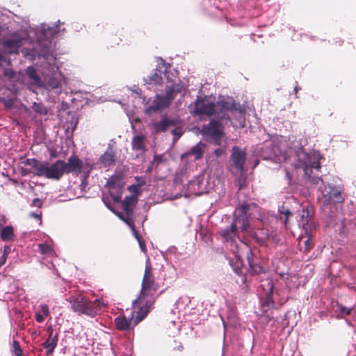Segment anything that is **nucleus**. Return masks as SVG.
<instances>
[{
	"label": "nucleus",
	"mask_w": 356,
	"mask_h": 356,
	"mask_svg": "<svg viewBox=\"0 0 356 356\" xmlns=\"http://www.w3.org/2000/svg\"><path fill=\"white\" fill-rule=\"evenodd\" d=\"M289 153H282L281 149L285 147V143H280L278 147L273 149V152L268 155L261 153L265 159L275 158L277 162L283 161L285 163L286 177L289 180L292 179L294 170L296 173H303L304 177L311 184L318 185V189L325 198V201L332 200L334 202H343L341 191L333 188L330 184L325 185L323 180L318 177L320 165V155L318 153L306 152L302 148L300 143L297 141L294 136L289 138Z\"/></svg>",
	"instance_id": "nucleus-1"
},
{
	"label": "nucleus",
	"mask_w": 356,
	"mask_h": 356,
	"mask_svg": "<svg viewBox=\"0 0 356 356\" xmlns=\"http://www.w3.org/2000/svg\"><path fill=\"white\" fill-rule=\"evenodd\" d=\"M58 33L57 25L50 26L46 24H40L35 31L37 46L31 49H22V52L25 58L30 60H34L38 56L42 57L47 60V65L42 72V87L59 93L65 84V76L59 70L56 58L51 54L52 44L50 40Z\"/></svg>",
	"instance_id": "nucleus-2"
},
{
	"label": "nucleus",
	"mask_w": 356,
	"mask_h": 356,
	"mask_svg": "<svg viewBox=\"0 0 356 356\" xmlns=\"http://www.w3.org/2000/svg\"><path fill=\"white\" fill-rule=\"evenodd\" d=\"M144 81L149 85H166L165 94L156 95L152 105L148 106L149 99H147L145 97L143 98L145 113L147 114L168 107L177 93L181 92L184 88V86L177 78V71L172 66L167 65L161 58L157 60L156 68L154 72L145 78Z\"/></svg>",
	"instance_id": "nucleus-3"
},
{
	"label": "nucleus",
	"mask_w": 356,
	"mask_h": 356,
	"mask_svg": "<svg viewBox=\"0 0 356 356\" xmlns=\"http://www.w3.org/2000/svg\"><path fill=\"white\" fill-rule=\"evenodd\" d=\"M245 107L236 103L232 97H221L216 103L211 97H198L193 113L197 115H214L215 118L230 122L236 127L245 126Z\"/></svg>",
	"instance_id": "nucleus-4"
},
{
	"label": "nucleus",
	"mask_w": 356,
	"mask_h": 356,
	"mask_svg": "<svg viewBox=\"0 0 356 356\" xmlns=\"http://www.w3.org/2000/svg\"><path fill=\"white\" fill-rule=\"evenodd\" d=\"M251 205L244 204L238 209L239 213L234 219L229 227L221 231L222 237L227 241H230L231 250H233L235 257L241 260L243 254H245L250 268L255 273L261 271V268L254 264L252 250L245 243L241 242V246L235 243L234 238L237 236L238 230L249 232V224L248 222L247 212L249 211Z\"/></svg>",
	"instance_id": "nucleus-5"
},
{
	"label": "nucleus",
	"mask_w": 356,
	"mask_h": 356,
	"mask_svg": "<svg viewBox=\"0 0 356 356\" xmlns=\"http://www.w3.org/2000/svg\"><path fill=\"white\" fill-rule=\"evenodd\" d=\"M156 291V285L152 275L151 267L147 263L140 293L133 302V307L137 312L138 321L143 319L149 312L153 302L152 298Z\"/></svg>",
	"instance_id": "nucleus-6"
},
{
	"label": "nucleus",
	"mask_w": 356,
	"mask_h": 356,
	"mask_svg": "<svg viewBox=\"0 0 356 356\" xmlns=\"http://www.w3.org/2000/svg\"><path fill=\"white\" fill-rule=\"evenodd\" d=\"M26 164L32 168L31 172L38 176L48 179H59L66 172L65 162L58 160L51 165L41 163L35 159H27Z\"/></svg>",
	"instance_id": "nucleus-7"
},
{
	"label": "nucleus",
	"mask_w": 356,
	"mask_h": 356,
	"mask_svg": "<svg viewBox=\"0 0 356 356\" xmlns=\"http://www.w3.org/2000/svg\"><path fill=\"white\" fill-rule=\"evenodd\" d=\"M70 303L71 309L75 313L84 314L90 317H95L99 314L106 303L99 299L91 301L82 295H78L70 298Z\"/></svg>",
	"instance_id": "nucleus-8"
},
{
	"label": "nucleus",
	"mask_w": 356,
	"mask_h": 356,
	"mask_svg": "<svg viewBox=\"0 0 356 356\" xmlns=\"http://www.w3.org/2000/svg\"><path fill=\"white\" fill-rule=\"evenodd\" d=\"M65 173H83L85 176H88L92 165L87 161H83L75 156H72L68 159L67 163H65Z\"/></svg>",
	"instance_id": "nucleus-9"
},
{
	"label": "nucleus",
	"mask_w": 356,
	"mask_h": 356,
	"mask_svg": "<svg viewBox=\"0 0 356 356\" xmlns=\"http://www.w3.org/2000/svg\"><path fill=\"white\" fill-rule=\"evenodd\" d=\"M107 186L108 187V191L113 200L115 202H118L121 200L122 188L124 186V181L120 175L112 176L107 181Z\"/></svg>",
	"instance_id": "nucleus-10"
},
{
	"label": "nucleus",
	"mask_w": 356,
	"mask_h": 356,
	"mask_svg": "<svg viewBox=\"0 0 356 356\" xmlns=\"http://www.w3.org/2000/svg\"><path fill=\"white\" fill-rule=\"evenodd\" d=\"M116 152L114 143L111 142L108 143L105 152L99 158L97 165L99 168H106L113 166L115 163Z\"/></svg>",
	"instance_id": "nucleus-11"
},
{
	"label": "nucleus",
	"mask_w": 356,
	"mask_h": 356,
	"mask_svg": "<svg viewBox=\"0 0 356 356\" xmlns=\"http://www.w3.org/2000/svg\"><path fill=\"white\" fill-rule=\"evenodd\" d=\"M297 220L298 227L302 228V232L309 234L315 228V224L312 220V216L307 208H303L298 214Z\"/></svg>",
	"instance_id": "nucleus-12"
},
{
	"label": "nucleus",
	"mask_w": 356,
	"mask_h": 356,
	"mask_svg": "<svg viewBox=\"0 0 356 356\" xmlns=\"http://www.w3.org/2000/svg\"><path fill=\"white\" fill-rule=\"evenodd\" d=\"M179 120L177 119L163 117L159 122H154L149 124L152 134H157L160 132L166 131L172 127H175L178 124Z\"/></svg>",
	"instance_id": "nucleus-13"
},
{
	"label": "nucleus",
	"mask_w": 356,
	"mask_h": 356,
	"mask_svg": "<svg viewBox=\"0 0 356 356\" xmlns=\"http://www.w3.org/2000/svg\"><path fill=\"white\" fill-rule=\"evenodd\" d=\"M26 40L19 35L15 33L10 35V38L3 40L2 44L3 48L9 54H17L19 48L23 45Z\"/></svg>",
	"instance_id": "nucleus-14"
},
{
	"label": "nucleus",
	"mask_w": 356,
	"mask_h": 356,
	"mask_svg": "<svg viewBox=\"0 0 356 356\" xmlns=\"http://www.w3.org/2000/svg\"><path fill=\"white\" fill-rule=\"evenodd\" d=\"M261 288L266 296V300L261 304V308L264 312H267L274 305L271 297L273 289L272 280L269 279L264 280L261 284Z\"/></svg>",
	"instance_id": "nucleus-15"
},
{
	"label": "nucleus",
	"mask_w": 356,
	"mask_h": 356,
	"mask_svg": "<svg viewBox=\"0 0 356 356\" xmlns=\"http://www.w3.org/2000/svg\"><path fill=\"white\" fill-rule=\"evenodd\" d=\"M231 158L232 161V168L235 169L237 172H242L246 158L245 152L238 147H234L232 149Z\"/></svg>",
	"instance_id": "nucleus-16"
},
{
	"label": "nucleus",
	"mask_w": 356,
	"mask_h": 356,
	"mask_svg": "<svg viewBox=\"0 0 356 356\" xmlns=\"http://www.w3.org/2000/svg\"><path fill=\"white\" fill-rule=\"evenodd\" d=\"M137 202V195H131L130 196H127L125 197L124 200L122 201V207L124 211H125V215L118 213L117 216L120 218L122 217L124 220H127L128 222H133L131 220L132 215V208L131 207L134 205Z\"/></svg>",
	"instance_id": "nucleus-17"
},
{
	"label": "nucleus",
	"mask_w": 356,
	"mask_h": 356,
	"mask_svg": "<svg viewBox=\"0 0 356 356\" xmlns=\"http://www.w3.org/2000/svg\"><path fill=\"white\" fill-rule=\"evenodd\" d=\"M202 134L205 137L219 138L222 134L220 124L214 120H211L208 125H204L202 129Z\"/></svg>",
	"instance_id": "nucleus-18"
},
{
	"label": "nucleus",
	"mask_w": 356,
	"mask_h": 356,
	"mask_svg": "<svg viewBox=\"0 0 356 356\" xmlns=\"http://www.w3.org/2000/svg\"><path fill=\"white\" fill-rule=\"evenodd\" d=\"M298 245L300 247V250L303 251H309L314 245V243L312 240V232L309 234H305V232H302L300 238H299V243Z\"/></svg>",
	"instance_id": "nucleus-19"
},
{
	"label": "nucleus",
	"mask_w": 356,
	"mask_h": 356,
	"mask_svg": "<svg viewBox=\"0 0 356 356\" xmlns=\"http://www.w3.org/2000/svg\"><path fill=\"white\" fill-rule=\"evenodd\" d=\"M26 73L31 83L37 87H42L43 82L40 76L37 73L36 70L33 67H28L26 70Z\"/></svg>",
	"instance_id": "nucleus-20"
},
{
	"label": "nucleus",
	"mask_w": 356,
	"mask_h": 356,
	"mask_svg": "<svg viewBox=\"0 0 356 356\" xmlns=\"http://www.w3.org/2000/svg\"><path fill=\"white\" fill-rule=\"evenodd\" d=\"M133 321V315L131 317L127 318L124 316H118L115 319L117 328L120 330H127L131 328Z\"/></svg>",
	"instance_id": "nucleus-21"
},
{
	"label": "nucleus",
	"mask_w": 356,
	"mask_h": 356,
	"mask_svg": "<svg viewBox=\"0 0 356 356\" xmlns=\"http://www.w3.org/2000/svg\"><path fill=\"white\" fill-rule=\"evenodd\" d=\"M205 147L206 145L204 143L200 142L196 145L193 146L188 152L185 153L182 157L184 156H193L195 159L197 160L202 156Z\"/></svg>",
	"instance_id": "nucleus-22"
},
{
	"label": "nucleus",
	"mask_w": 356,
	"mask_h": 356,
	"mask_svg": "<svg viewBox=\"0 0 356 356\" xmlns=\"http://www.w3.org/2000/svg\"><path fill=\"white\" fill-rule=\"evenodd\" d=\"M58 343V336L56 334L52 337V331L49 334V337L44 342L43 346L46 349L47 355H50L53 353Z\"/></svg>",
	"instance_id": "nucleus-23"
},
{
	"label": "nucleus",
	"mask_w": 356,
	"mask_h": 356,
	"mask_svg": "<svg viewBox=\"0 0 356 356\" xmlns=\"http://www.w3.org/2000/svg\"><path fill=\"white\" fill-rule=\"evenodd\" d=\"M145 136L143 134L135 135L131 141L132 148L134 150L143 151L145 147Z\"/></svg>",
	"instance_id": "nucleus-24"
},
{
	"label": "nucleus",
	"mask_w": 356,
	"mask_h": 356,
	"mask_svg": "<svg viewBox=\"0 0 356 356\" xmlns=\"http://www.w3.org/2000/svg\"><path fill=\"white\" fill-rule=\"evenodd\" d=\"M120 219L122 220H123L124 222H126V224L131 227L134 236H135V238L137 239V241L138 242V244H139V246L140 248V250L143 252H145L146 251V248H145V243H144L142 237L135 230L134 222H128L127 220H124L122 217H120Z\"/></svg>",
	"instance_id": "nucleus-25"
},
{
	"label": "nucleus",
	"mask_w": 356,
	"mask_h": 356,
	"mask_svg": "<svg viewBox=\"0 0 356 356\" xmlns=\"http://www.w3.org/2000/svg\"><path fill=\"white\" fill-rule=\"evenodd\" d=\"M40 312L35 313V319L38 323L44 321V318L49 315V307L46 304L40 305Z\"/></svg>",
	"instance_id": "nucleus-26"
},
{
	"label": "nucleus",
	"mask_w": 356,
	"mask_h": 356,
	"mask_svg": "<svg viewBox=\"0 0 356 356\" xmlns=\"http://www.w3.org/2000/svg\"><path fill=\"white\" fill-rule=\"evenodd\" d=\"M14 236L13 227L11 226L4 227L1 231V238L4 241L13 240Z\"/></svg>",
	"instance_id": "nucleus-27"
},
{
	"label": "nucleus",
	"mask_w": 356,
	"mask_h": 356,
	"mask_svg": "<svg viewBox=\"0 0 356 356\" xmlns=\"http://www.w3.org/2000/svg\"><path fill=\"white\" fill-rule=\"evenodd\" d=\"M225 153V151L222 148L216 149L214 151L213 154L207 156L206 161L208 165H212L213 162H215L214 157L218 158L220 157L223 154Z\"/></svg>",
	"instance_id": "nucleus-28"
},
{
	"label": "nucleus",
	"mask_w": 356,
	"mask_h": 356,
	"mask_svg": "<svg viewBox=\"0 0 356 356\" xmlns=\"http://www.w3.org/2000/svg\"><path fill=\"white\" fill-rule=\"evenodd\" d=\"M32 108L35 112L41 115H46L48 113L47 108L39 103H33Z\"/></svg>",
	"instance_id": "nucleus-29"
},
{
	"label": "nucleus",
	"mask_w": 356,
	"mask_h": 356,
	"mask_svg": "<svg viewBox=\"0 0 356 356\" xmlns=\"http://www.w3.org/2000/svg\"><path fill=\"white\" fill-rule=\"evenodd\" d=\"M40 251L43 254L52 255L53 250L51 247L47 243H41L38 245Z\"/></svg>",
	"instance_id": "nucleus-30"
},
{
	"label": "nucleus",
	"mask_w": 356,
	"mask_h": 356,
	"mask_svg": "<svg viewBox=\"0 0 356 356\" xmlns=\"http://www.w3.org/2000/svg\"><path fill=\"white\" fill-rule=\"evenodd\" d=\"M279 211L280 214L284 217V224L286 225L287 220L290 216H292V213L290 211L288 207H286L284 205H282Z\"/></svg>",
	"instance_id": "nucleus-31"
},
{
	"label": "nucleus",
	"mask_w": 356,
	"mask_h": 356,
	"mask_svg": "<svg viewBox=\"0 0 356 356\" xmlns=\"http://www.w3.org/2000/svg\"><path fill=\"white\" fill-rule=\"evenodd\" d=\"M179 124V121L178 122ZM176 128L172 130V134L175 136V140L178 139L181 137L183 134L181 128L179 126V124L176 125Z\"/></svg>",
	"instance_id": "nucleus-32"
},
{
	"label": "nucleus",
	"mask_w": 356,
	"mask_h": 356,
	"mask_svg": "<svg viewBox=\"0 0 356 356\" xmlns=\"http://www.w3.org/2000/svg\"><path fill=\"white\" fill-rule=\"evenodd\" d=\"M13 348H14V353L16 356H22V351L20 348L19 343L17 341H13Z\"/></svg>",
	"instance_id": "nucleus-33"
},
{
	"label": "nucleus",
	"mask_w": 356,
	"mask_h": 356,
	"mask_svg": "<svg viewBox=\"0 0 356 356\" xmlns=\"http://www.w3.org/2000/svg\"><path fill=\"white\" fill-rule=\"evenodd\" d=\"M259 232H257L255 233V236H256V238L259 241H264L267 238H268V234L266 233H261V236H259Z\"/></svg>",
	"instance_id": "nucleus-34"
},
{
	"label": "nucleus",
	"mask_w": 356,
	"mask_h": 356,
	"mask_svg": "<svg viewBox=\"0 0 356 356\" xmlns=\"http://www.w3.org/2000/svg\"><path fill=\"white\" fill-rule=\"evenodd\" d=\"M339 309L341 313L346 314H349L351 311V308H347L342 305L339 306Z\"/></svg>",
	"instance_id": "nucleus-35"
},
{
	"label": "nucleus",
	"mask_w": 356,
	"mask_h": 356,
	"mask_svg": "<svg viewBox=\"0 0 356 356\" xmlns=\"http://www.w3.org/2000/svg\"><path fill=\"white\" fill-rule=\"evenodd\" d=\"M33 205L37 207H40L42 206V201L38 198H35L33 200Z\"/></svg>",
	"instance_id": "nucleus-36"
},
{
	"label": "nucleus",
	"mask_w": 356,
	"mask_h": 356,
	"mask_svg": "<svg viewBox=\"0 0 356 356\" xmlns=\"http://www.w3.org/2000/svg\"><path fill=\"white\" fill-rule=\"evenodd\" d=\"M30 216L37 220H38L40 221V223L42 222V220H41V213H30Z\"/></svg>",
	"instance_id": "nucleus-37"
},
{
	"label": "nucleus",
	"mask_w": 356,
	"mask_h": 356,
	"mask_svg": "<svg viewBox=\"0 0 356 356\" xmlns=\"http://www.w3.org/2000/svg\"><path fill=\"white\" fill-rule=\"evenodd\" d=\"M5 224V217L3 215L0 214V227Z\"/></svg>",
	"instance_id": "nucleus-38"
},
{
	"label": "nucleus",
	"mask_w": 356,
	"mask_h": 356,
	"mask_svg": "<svg viewBox=\"0 0 356 356\" xmlns=\"http://www.w3.org/2000/svg\"><path fill=\"white\" fill-rule=\"evenodd\" d=\"M9 252H10V248H9V247H7V246H6V247H5V248H4V250H3V257H7V255H8V254L9 253Z\"/></svg>",
	"instance_id": "nucleus-39"
},
{
	"label": "nucleus",
	"mask_w": 356,
	"mask_h": 356,
	"mask_svg": "<svg viewBox=\"0 0 356 356\" xmlns=\"http://www.w3.org/2000/svg\"><path fill=\"white\" fill-rule=\"evenodd\" d=\"M6 261V257L3 256L2 259H1V261H0V266L4 264Z\"/></svg>",
	"instance_id": "nucleus-40"
},
{
	"label": "nucleus",
	"mask_w": 356,
	"mask_h": 356,
	"mask_svg": "<svg viewBox=\"0 0 356 356\" xmlns=\"http://www.w3.org/2000/svg\"><path fill=\"white\" fill-rule=\"evenodd\" d=\"M16 76L15 72H14L12 70H10V79H14V77Z\"/></svg>",
	"instance_id": "nucleus-41"
},
{
	"label": "nucleus",
	"mask_w": 356,
	"mask_h": 356,
	"mask_svg": "<svg viewBox=\"0 0 356 356\" xmlns=\"http://www.w3.org/2000/svg\"><path fill=\"white\" fill-rule=\"evenodd\" d=\"M134 92H136V94L138 95H140L141 93V90L140 88H136L134 90Z\"/></svg>",
	"instance_id": "nucleus-42"
},
{
	"label": "nucleus",
	"mask_w": 356,
	"mask_h": 356,
	"mask_svg": "<svg viewBox=\"0 0 356 356\" xmlns=\"http://www.w3.org/2000/svg\"><path fill=\"white\" fill-rule=\"evenodd\" d=\"M3 61H5V60L3 59L2 56L0 54V65H3V64H2V62H3Z\"/></svg>",
	"instance_id": "nucleus-43"
},
{
	"label": "nucleus",
	"mask_w": 356,
	"mask_h": 356,
	"mask_svg": "<svg viewBox=\"0 0 356 356\" xmlns=\"http://www.w3.org/2000/svg\"><path fill=\"white\" fill-rule=\"evenodd\" d=\"M134 312H136V313L137 314V312L135 311V309H134ZM142 320H143V319H141V321H142ZM136 323H134V325H136V323H138V322H140V321H138V318H137V317H136Z\"/></svg>",
	"instance_id": "nucleus-44"
},
{
	"label": "nucleus",
	"mask_w": 356,
	"mask_h": 356,
	"mask_svg": "<svg viewBox=\"0 0 356 356\" xmlns=\"http://www.w3.org/2000/svg\"><path fill=\"white\" fill-rule=\"evenodd\" d=\"M193 184H196V181H192L190 183L191 185H193Z\"/></svg>",
	"instance_id": "nucleus-45"
},
{
	"label": "nucleus",
	"mask_w": 356,
	"mask_h": 356,
	"mask_svg": "<svg viewBox=\"0 0 356 356\" xmlns=\"http://www.w3.org/2000/svg\"><path fill=\"white\" fill-rule=\"evenodd\" d=\"M6 74L8 75V70L6 71Z\"/></svg>",
	"instance_id": "nucleus-46"
},
{
	"label": "nucleus",
	"mask_w": 356,
	"mask_h": 356,
	"mask_svg": "<svg viewBox=\"0 0 356 356\" xmlns=\"http://www.w3.org/2000/svg\"><path fill=\"white\" fill-rule=\"evenodd\" d=\"M294 90H295L296 92H297V88L296 87L294 88Z\"/></svg>",
	"instance_id": "nucleus-47"
}]
</instances>
